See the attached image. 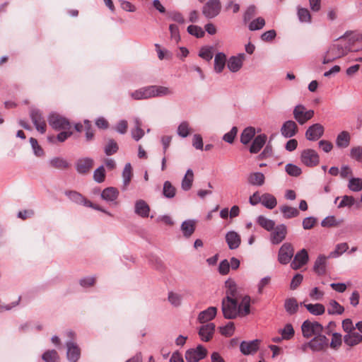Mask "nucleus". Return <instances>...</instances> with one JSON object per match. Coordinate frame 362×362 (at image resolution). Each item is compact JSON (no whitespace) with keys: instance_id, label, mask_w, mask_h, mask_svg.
I'll return each mask as SVG.
<instances>
[{"instance_id":"1","label":"nucleus","mask_w":362,"mask_h":362,"mask_svg":"<svg viewBox=\"0 0 362 362\" xmlns=\"http://www.w3.org/2000/svg\"><path fill=\"white\" fill-rule=\"evenodd\" d=\"M65 195L73 202L77 204L83 205L87 207L92 208L97 211H102L108 216H112V214L103 209L99 205L95 204L92 203L90 200L87 199L85 197H83L81 193L74 191V190H67L64 192Z\"/></svg>"},{"instance_id":"2","label":"nucleus","mask_w":362,"mask_h":362,"mask_svg":"<svg viewBox=\"0 0 362 362\" xmlns=\"http://www.w3.org/2000/svg\"><path fill=\"white\" fill-rule=\"evenodd\" d=\"M349 50V45H342L340 44L332 45L326 53L323 63L327 64L337 58H340L346 55Z\"/></svg>"},{"instance_id":"3","label":"nucleus","mask_w":362,"mask_h":362,"mask_svg":"<svg viewBox=\"0 0 362 362\" xmlns=\"http://www.w3.org/2000/svg\"><path fill=\"white\" fill-rule=\"evenodd\" d=\"M47 120L49 126L54 130H69L71 128V124L68 119L58 113L49 114Z\"/></svg>"},{"instance_id":"4","label":"nucleus","mask_w":362,"mask_h":362,"mask_svg":"<svg viewBox=\"0 0 362 362\" xmlns=\"http://www.w3.org/2000/svg\"><path fill=\"white\" fill-rule=\"evenodd\" d=\"M221 310L226 319H235L240 315L237 300L223 299Z\"/></svg>"},{"instance_id":"5","label":"nucleus","mask_w":362,"mask_h":362,"mask_svg":"<svg viewBox=\"0 0 362 362\" xmlns=\"http://www.w3.org/2000/svg\"><path fill=\"white\" fill-rule=\"evenodd\" d=\"M323 326L316 321L305 320L301 325V331L305 338H310L322 333Z\"/></svg>"},{"instance_id":"6","label":"nucleus","mask_w":362,"mask_h":362,"mask_svg":"<svg viewBox=\"0 0 362 362\" xmlns=\"http://www.w3.org/2000/svg\"><path fill=\"white\" fill-rule=\"evenodd\" d=\"M30 117L37 132L45 134L47 130V124L41 111L36 108H31Z\"/></svg>"},{"instance_id":"7","label":"nucleus","mask_w":362,"mask_h":362,"mask_svg":"<svg viewBox=\"0 0 362 362\" xmlns=\"http://www.w3.org/2000/svg\"><path fill=\"white\" fill-rule=\"evenodd\" d=\"M208 351L202 345H198L195 349H189L185 352V359L187 362H199L207 356Z\"/></svg>"},{"instance_id":"8","label":"nucleus","mask_w":362,"mask_h":362,"mask_svg":"<svg viewBox=\"0 0 362 362\" xmlns=\"http://www.w3.org/2000/svg\"><path fill=\"white\" fill-rule=\"evenodd\" d=\"M293 114L295 119L302 125L313 117L314 111L312 110H307L305 106L298 105L295 107Z\"/></svg>"},{"instance_id":"9","label":"nucleus","mask_w":362,"mask_h":362,"mask_svg":"<svg viewBox=\"0 0 362 362\" xmlns=\"http://www.w3.org/2000/svg\"><path fill=\"white\" fill-rule=\"evenodd\" d=\"M221 8L219 0H209L202 8V13L207 18H213L218 15Z\"/></svg>"},{"instance_id":"10","label":"nucleus","mask_w":362,"mask_h":362,"mask_svg":"<svg viewBox=\"0 0 362 362\" xmlns=\"http://www.w3.org/2000/svg\"><path fill=\"white\" fill-rule=\"evenodd\" d=\"M294 249L290 243H284L278 253V261L281 264H287L293 257Z\"/></svg>"},{"instance_id":"11","label":"nucleus","mask_w":362,"mask_h":362,"mask_svg":"<svg viewBox=\"0 0 362 362\" xmlns=\"http://www.w3.org/2000/svg\"><path fill=\"white\" fill-rule=\"evenodd\" d=\"M300 160L308 167H314L318 165L320 158L319 155L315 150L308 148L302 151Z\"/></svg>"},{"instance_id":"12","label":"nucleus","mask_w":362,"mask_h":362,"mask_svg":"<svg viewBox=\"0 0 362 362\" xmlns=\"http://www.w3.org/2000/svg\"><path fill=\"white\" fill-rule=\"evenodd\" d=\"M308 347L315 352L326 349L329 345V339L325 335L321 334L316 335L308 342Z\"/></svg>"},{"instance_id":"13","label":"nucleus","mask_w":362,"mask_h":362,"mask_svg":"<svg viewBox=\"0 0 362 362\" xmlns=\"http://www.w3.org/2000/svg\"><path fill=\"white\" fill-rule=\"evenodd\" d=\"M287 228L284 224L277 225L273 228L270 234V240L273 245H278L281 243L286 236Z\"/></svg>"},{"instance_id":"14","label":"nucleus","mask_w":362,"mask_h":362,"mask_svg":"<svg viewBox=\"0 0 362 362\" xmlns=\"http://www.w3.org/2000/svg\"><path fill=\"white\" fill-rule=\"evenodd\" d=\"M259 344L260 341L258 339L243 341L240 344V351L245 356L254 355L259 350Z\"/></svg>"},{"instance_id":"15","label":"nucleus","mask_w":362,"mask_h":362,"mask_svg":"<svg viewBox=\"0 0 362 362\" xmlns=\"http://www.w3.org/2000/svg\"><path fill=\"white\" fill-rule=\"evenodd\" d=\"M324 127L319 124H314L308 127L305 132V137L309 141H317L324 134Z\"/></svg>"},{"instance_id":"16","label":"nucleus","mask_w":362,"mask_h":362,"mask_svg":"<svg viewBox=\"0 0 362 362\" xmlns=\"http://www.w3.org/2000/svg\"><path fill=\"white\" fill-rule=\"evenodd\" d=\"M308 259L309 257L307 250L305 249H302L294 256V258L291 263V267L293 269H298L308 262Z\"/></svg>"},{"instance_id":"17","label":"nucleus","mask_w":362,"mask_h":362,"mask_svg":"<svg viewBox=\"0 0 362 362\" xmlns=\"http://www.w3.org/2000/svg\"><path fill=\"white\" fill-rule=\"evenodd\" d=\"M66 357L70 362H77L81 356V349L78 346L73 342H66Z\"/></svg>"},{"instance_id":"18","label":"nucleus","mask_w":362,"mask_h":362,"mask_svg":"<svg viewBox=\"0 0 362 362\" xmlns=\"http://www.w3.org/2000/svg\"><path fill=\"white\" fill-rule=\"evenodd\" d=\"M244 59L245 54L243 53L230 57L227 64L228 69L233 73L238 71L243 66Z\"/></svg>"},{"instance_id":"19","label":"nucleus","mask_w":362,"mask_h":362,"mask_svg":"<svg viewBox=\"0 0 362 362\" xmlns=\"http://www.w3.org/2000/svg\"><path fill=\"white\" fill-rule=\"evenodd\" d=\"M215 327V325L212 322L202 325L199 330V335L201 339L204 341H210L214 334Z\"/></svg>"},{"instance_id":"20","label":"nucleus","mask_w":362,"mask_h":362,"mask_svg":"<svg viewBox=\"0 0 362 362\" xmlns=\"http://www.w3.org/2000/svg\"><path fill=\"white\" fill-rule=\"evenodd\" d=\"M93 160L90 158L78 159L76 163V170L79 174H86L92 168Z\"/></svg>"},{"instance_id":"21","label":"nucleus","mask_w":362,"mask_h":362,"mask_svg":"<svg viewBox=\"0 0 362 362\" xmlns=\"http://www.w3.org/2000/svg\"><path fill=\"white\" fill-rule=\"evenodd\" d=\"M297 132L298 126L296 122L292 120L285 122L281 128V133L286 138H291L296 135Z\"/></svg>"},{"instance_id":"22","label":"nucleus","mask_w":362,"mask_h":362,"mask_svg":"<svg viewBox=\"0 0 362 362\" xmlns=\"http://www.w3.org/2000/svg\"><path fill=\"white\" fill-rule=\"evenodd\" d=\"M226 288V297L223 299L237 300L240 297V295L237 289L236 284L234 281L228 279L225 282Z\"/></svg>"},{"instance_id":"23","label":"nucleus","mask_w":362,"mask_h":362,"mask_svg":"<svg viewBox=\"0 0 362 362\" xmlns=\"http://www.w3.org/2000/svg\"><path fill=\"white\" fill-rule=\"evenodd\" d=\"M217 313V308L211 306L199 313L197 320L200 323H206L213 320Z\"/></svg>"},{"instance_id":"24","label":"nucleus","mask_w":362,"mask_h":362,"mask_svg":"<svg viewBox=\"0 0 362 362\" xmlns=\"http://www.w3.org/2000/svg\"><path fill=\"white\" fill-rule=\"evenodd\" d=\"M48 165L54 169L64 170L70 167V163L65 158L56 156L49 160Z\"/></svg>"},{"instance_id":"25","label":"nucleus","mask_w":362,"mask_h":362,"mask_svg":"<svg viewBox=\"0 0 362 362\" xmlns=\"http://www.w3.org/2000/svg\"><path fill=\"white\" fill-rule=\"evenodd\" d=\"M226 241L230 250L237 249L241 243L240 236L233 230L229 231L226 235Z\"/></svg>"},{"instance_id":"26","label":"nucleus","mask_w":362,"mask_h":362,"mask_svg":"<svg viewBox=\"0 0 362 362\" xmlns=\"http://www.w3.org/2000/svg\"><path fill=\"white\" fill-rule=\"evenodd\" d=\"M131 96L133 99L137 100L153 98L151 86L136 90L131 93Z\"/></svg>"},{"instance_id":"27","label":"nucleus","mask_w":362,"mask_h":362,"mask_svg":"<svg viewBox=\"0 0 362 362\" xmlns=\"http://www.w3.org/2000/svg\"><path fill=\"white\" fill-rule=\"evenodd\" d=\"M344 343L349 346H354L362 342V334L356 331L346 334L343 337Z\"/></svg>"},{"instance_id":"28","label":"nucleus","mask_w":362,"mask_h":362,"mask_svg":"<svg viewBox=\"0 0 362 362\" xmlns=\"http://www.w3.org/2000/svg\"><path fill=\"white\" fill-rule=\"evenodd\" d=\"M118 189L113 187H109L104 189L100 194L101 198L107 202H115L118 198Z\"/></svg>"},{"instance_id":"29","label":"nucleus","mask_w":362,"mask_h":362,"mask_svg":"<svg viewBox=\"0 0 362 362\" xmlns=\"http://www.w3.org/2000/svg\"><path fill=\"white\" fill-rule=\"evenodd\" d=\"M267 139V137L264 134L257 135L250 147V152L251 153H258L265 144Z\"/></svg>"},{"instance_id":"30","label":"nucleus","mask_w":362,"mask_h":362,"mask_svg":"<svg viewBox=\"0 0 362 362\" xmlns=\"http://www.w3.org/2000/svg\"><path fill=\"white\" fill-rule=\"evenodd\" d=\"M150 208L146 202L142 199L136 202L134 212L142 218L148 217L149 215Z\"/></svg>"},{"instance_id":"31","label":"nucleus","mask_w":362,"mask_h":362,"mask_svg":"<svg viewBox=\"0 0 362 362\" xmlns=\"http://www.w3.org/2000/svg\"><path fill=\"white\" fill-rule=\"evenodd\" d=\"M151 89L153 98L168 96L174 93L172 88L162 86H151Z\"/></svg>"},{"instance_id":"32","label":"nucleus","mask_w":362,"mask_h":362,"mask_svg":"<svg viewBox=\"0 0 362 362\" xmlns=\"http://www.w3.org/2000/svg\"><path fill=\"white\" fill-rule=\"evenodd\" d=\"M327 257L325 255H320L315 262L313 270L320 275H324L326 273Z\"/></svg>"},{"instance_id":"33","label":"nucleus","mask_w":362,"mask_h":362,"mask_svg":"<svg viewBox=\"0 0 362 362\" xmlns=\"http://www.w3.org/2000/svg\"><path fill=\"white\" fill-rule=\"evenodd\" d=\"M196 221L189 219L182 222L181 224V230L185 238H189L195 230Z\"/></svg>"},{"instance_id":"34","label":"nucleus","mask_w":362,"mask_h":362,"mask_svg":"<svg viewBox=\"0 0 362 362\" xmlns=\"http://www.w3.org/2000/svg\"><path fill=\"white\" fill-rule=\"evenodd\" d=\"M351 136L346 131L340 132L336 139V145L338 148H345L350 144Z\"/></svg>"},{"instance_id":"35","label":"nucleus","mask_w":362,"mask_h":362,"mask_svg":"<svg viewBox=\"0 0 362 362\" xmlns=\"http://www.w3.org/2000/svg\"><path fill=\"white\" fill-rule=\"evenodd\" d=\"M226 62V55L223 52H218L214 57V71L219 74L223 71Z\"/></svg>"},{"instance_id":"36","label":"nucleus","mask_w":362,"mask_h":362,"mask_svg":"<svg viewBox=\"0 0 362 362\" xmlns=\"http://www.w3.org/2000/svg\"><path fill=\"white\" fill-rule=\"evenodd\" d=\"M298 303L295 298H288L285 300L284 308L289 315L296 314L298 310Z\"/></svg>"},{"instance_id":"37","label":"nucleus","mask_w":362,"mask_h":362,"mask_svg":"<svg viewBox=\"0 0 362 362\" xmlns=\"http://www.w3.org/2000/svg\"><path fill=\"white\" fill-rule=\"evenodd\" d=\"M344 312V308L337 300H330L327 304V313L331 315H341Z\"/></svg>"},{"instance_id":"38","label":"nucleus","mask_w":362,"mask_h":362,"mask_svg":"<svg viewBox=\"0 0 362 362\" xmlns=\"http://www.w3.org/2000/svg\"><path fill=\"white\" fill-rule=\"evenodd\" d=\"M265 177L263 173L259 172L252 173L248 175L247 181L249 184L254 186H262L264 184Z\"/></svg>"},{"instance_id":"39","label":"nucleus","mask_w":362,"mask_h":362,"mask_svg":"<svg viewBox=\"0 0 362 362\" xmlns=\"http://www.w3.org/2000/svg\"><path fill=\"white\" fill-rule=\"evenodd\" d=\"M134 122L135 127L132 130V136L135 141H138L144 136V132L141 129L142 124H141V120L139 118L135 117L134 119Z\"/></svg>"},{"instance_id":"40","label":"nucleus","mask_w":362,"mask_h":362,"mask_svg":"<svg viewBox=\"0 0 362 362\" xmlns=\"http://www.w3.org/2000/svg\"><path fill=\"white\" fill-rule=\"evenodd\" d=\"M194 180V173L192 169H188L183 177L181 183V187L184 191H188L191 189Z\"/></svg>"},{"instance_id":"41","label":"nucleus","mask_w":362,"mask_h":362,"mask_svg":"<svg viewBox=\"0 0 362 362\" xmlns=\"http://www.w3.org/2000/svg\"><path fill=\"white\" fill-rule=\"evenodd\" d=\"M303 305V303H301ZM303 305L306 308L310 313L313 315H321L325 313V308L321 303H315V304H305Z\"/></svg>"},{"instance_id":"42","label":"nucleus","mask_w":362,"mask_h":362,"mask_svg":"<svg viewBox=\"0 0 362 362\" xmlns=\"http://www.w3.org/2000/svg\"><path fill=\"white\" fill-rule=\"evenodd\" d=\"M279 209L286 219L297 217L300 214L298 209L287 205L281 206Z\"/></svg>"},{"instance_id":"43","label":"nucleus","mask_w":362,"mask_h":362,"mask_svg":"<svg viewBox=\"0 0 362 362\" xmlns=\"http://www.w3.org/2000/svg\"><path fill=\"white\" fill-rule=\"evenodd\" d=\"M132 177V165L129 163H126L123 172H122V178H123V185L122 189L126 190Z\"/></svg>"},{"instance_id":"44","label":"nucleus","mask_w":362,"mask_h":362,"mask_svg":"<svg viewBox=\"0 0 362 362\" xmlns=\"http://www.w3.org/2000/svg\"><path fill=\"white\" fill-rule=\"evenodd\" d=\"M262 204L269 209H272L276 207L277 201L272 194L264 193L262 194Z\"/></svg>"},{"instance_id":"45","label":"nucleus","mask_w":362,"mask_h":362,"mask_svg":"<svg viewBox=\"0 0 362 362\" xmlns=\"http://www.w3.org/2000/svg\"><path fill=\"white\" fill-rule=\"evenodd\" d=\"M255 135V129L252 127L245 128L240 135V142L247 144Z\"/></svg>"},{"instance_id":"46","label":"nucleus","mask_w":362,"mask_h":362,"mask_svg":"<svg viewBox=\"0 0 362 362\" xmlns=\"http://www.w3.org/2000/svg\"><path fill=\"white\" fill-rule=\"evenodd\" d=\"M238 309H240V315L245 316L247 315L250 312V297L249 296H245L242 298L240 303L238 305Z\"/></svg>"},{"instance_id":"47","label":"nucleus","mask_w":362,"mask_h":362,"mask_svg":"<svg viewBox=\"0 0 362 362\" xmlns=\"http://www.w3.org/2000/svg\"><path fill=\"white\" fill-rule=\"evenodd\" d=\"M279 333L281 335V339L285 340L291 339L295 334L293 325L290 323L286 324L283 329L279 330Z\"/></svg>"},{"instance_id":"48","label":"nucleus","mask_w":362,"mask_h":362,"mask_svg":"<svg viewBox=\"0 0 362 362\" xmlns=\"http://www.w3.org/2000/svg\"><path fill=\"white\" fill-rule=\"evenodd\" d=\"M163 194L168 199L173 198L176 194V188L170 181H165L163 183Z\"/></svg>"},{"instance_id":"49","label":"nucleus","mask_w":362,"mask_h":362,"mask_svg":"<svg viewBox=\"0 0 362 362\" xmlns=\"http://www.w3.org/2000/svg\"><path fill=\"white\" fill-rule=\"evenodd\" d=\"M257 223L265 230L270 231L272 230L275 226V222L269 219L264 216H259L257 218Z\"/></svg>"},{"instance_id":"50","label":"nucleus","mask_w":362,"mask_h":362,"mask_svg":"<svg viewBox=\"0 0 362 362\" xmlns=\"http://www.w3.org/2000/svg\"><path fill=\"white\" fill-rule=\"evenodd\" d=\"M297 15L301 23H311V15L308 8L298 6Z\"/></svg>"},{"instance_id":"51","label":"nucleus","mask_w":362,"mask_h":362,"mask_svg":"<svg viewBox=\"0 0 362 362\" xmlns=\"http://www.w3.org/2000/svg\"><path fill=\"white\" fill-rule=\"evenodd\" d=\"M119 147L117 142L114 139H110L104 148V151L107 156H112L116 153Z\"/></svg>"},{"instance_id":"52","label":"nucleus","mask_w":362,"mask_h":362,"mask_svg":"<svg viewBox=\"0 0 362 362\" xmlns=\"http://www.w3.org/2000/svg\"><path fill=\"white\" fill-rule=\"evenodd\" d=\"M42 358L45 362H59L58 353L55 350H48L45 351Z\"/></svg>"},{"instance_id":"53","label":"nucleus","mask_w":362,"mask_h":362,"mask_svg":"<svg viewBox=\"0 0 362 362\" xmlns=\"http://www.w3.org/2000/svg\"><path fill=\"white\" fill-rule=\"evenodd\" d=\"M177 133L182 138L187 137L190 134L189 123L186 121L182 122L177 127Z\"/></svg>"},{"instance_id":"54","label":"nucleus","mask_w":362,"mask_h":362,"mask_svg":"<svg viewBox=\"0 0 362 362\" xmlns=\"http://www.w3.org/2000/svg\"><path fill=\"white\" fill-rule=\"evenodd\" d=\"M264 25V19L262 17H258L250 23L248 28L250 30L254 31L262 29Z\"/></svg>"},{"instance_id":"55","label":"nucleus","mask_w":362,"mask_h":362,"mask_svg":"<svg viewBox=\"0 0 362 362\" xmlns=\"http://www.w3.org/2000/svg\"><path fill=\"white\" fill-rule=\"evenodd\" d=\"M348 187L353 192L362 190V179L352 177L349 180Z\"/></svg>"},{"instance_id":"56","label":"nucleus","mask_w":362,"mask_h":362,"mask_svg":"<svg viewBox=\"0 0 362 362\" xmlns=\"http://www.w3.org/2000/svg\"><path fill=\"white\" fill-rule=\"evenodd\" d=\"M285 170L288 175L293 177H298L302 173L301 168L292 163L286 164Z\"/></svg>"},{"instance_id":"57","label":"nucleus","mask_w":362,"mask_h":362,"mask_svg":"<svg viewBox=\"0 0 362 362\" xmlns=\"http://www.w3.org/2000/svg\"><path fill=\"white\" fill-rule=\"evenodd\" d=\"M332 340L329 346L332 349L337 350L342 344V336L338 332L332 333Z\"/></svg>"},{"instance_id":"58","label":"nucleus","mask_w":362,"mask_h":362,"mask_svg":"<svg viewBox=\"0 0 362 362\" xmlns=\"http://www.w3.org/2000/svg\"><path fill=\"white\" fill-rule=\"evenodd\" d=\"M83 123H84V129L86 132V134H85L86 140L87 141H90L94 138V130L93 129L91 122L88 119H85Z\"/></svg>"},{"instance_id":"59","label":"nucleus","mask_w":362,"mask_h":362,"mask_svg":"<svg viewBox=\"0 0 362 362\" xmlns=\"http://www.w3.org/2000/svg\"><path fill=\"white\" fill-rule=\"evenodd\" d=\"M213 47H202L199 56L207 62H209L213 58Z\"/></svg>"},{"instance_id":"60","label":"nucleus","mask_w":362,"mask_h":362,"mask_svg":"<svg viewBox=\"0 0 362 362\" xmlns=\"http://www.w3.org/2000/svg\"><path fill=\"white\" fill-rule=\"evenodd\" d=\"M350 157L362 163V146L352 147L350 150Z\"/></svg>"},{"instance_id":"61","label":"nucleus","mask_w":362,"mask_h":362,"mask_svg":"<svg viewBox=\"0 0 362 362\" xmlns=\"http://www.w3.org/2000/svg\"><path fill=\"white\" fill-rule=\"evenodd\" d=\"M349 249L348 244L346 243H340L337 245L336 248L332 251L329 256L331 257H337Z\"/></svg>"},{"instance_id":"62","label":"nucleus","mask_w":362,"mask_h":362,"mask_svg":"<svg viewBox=\"0 0 362 362\" xmlns=\"http://www.w3.org/2000/svg\"><path fill=\"white\" fill-rule=\"evenodd\" d=\"M187 32L197 37H204L205 33L203 30V29L198 26V25H191L187 27Z\"/></svg>"},{"instance_id":"63","label":"nucleus","mask_w":362,"mask_h":362,"mask_svg":"<svg viewBox=\"0 0 362 362\" xmlns=\"http://www.w3.org/2000/svg\"><path fill=\"white\" fill-rule=\"evenodd\" d=\"M105 173L103 165L98 168L93 173V179L98 183H101L105 180Z\"/></svg>"},{"instance_id":"64","label":"nucleus","mask_w":362,"mask_h":362,"mask_svg":"<svg viewBox=\"0 0 362 362\" xmlns=\"http://www.w3.org/2000/svg\"><path fill=\"white\" fill-rule=\"evenodd\" d=\"M257 13V8L255 5H250L247 7L243 15V21L245 23L250 21Z\"/></svg>"}]
</instances>
